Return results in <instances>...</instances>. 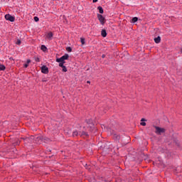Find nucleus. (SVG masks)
Returning <instances> with one entry per match:
<instances>
[{
	"mask_svg": "<svg viewBox=\"0 0 182 182\" xmlns=\"http://www.w3.org/2000/svg\"><path fill=\"white\" fill-rule=\"evenodd\" d=\"M95 129H92L89 127H81L80 130V137H89L90 136V133L93 132Z\"/></svg>",
	"mask_w": 182,
	"mask_h": 182,
	"instance_id": "nucleus-1",
	"label": "nucleus"
},
{
	"mask_svg": "<svg viewBox=\"0 0 182 182\" xmlns=\"http://www.w3.org/2000/svg\"><path fill=\"white\" fill-rule=\"evenodd\" d=\"M37 140L39 141V143H50L52 141V139L48 138V136H38L36 137Z\"/></svg>",
	"mask_w": 182,
	"mask_h": 182,
	"instance_id": "nucleus-2",
	"label": "nucleus"
},
{
	"mask_svg": "<svg viewBox=\"0 0 182 182\" xmlns=\"http://www.w3.org/2000/svg\"><path fill=\"white\" fill-rule=\"evenodd\" d=\"M87 124H88L87 127H90L92 130H94V133L97 130L96 128H95V124H93V120L92 119H88L86 120Z\"/></svg>",
	"mask_w": 182,
	"mask_h": 182,
	"instance_id": "nucleus-3",
	"label": "nucleus"
},
{
	"mask_svg": "<svg viewBox=\"0 0 182 182\" xmlns=\"http://www.w3.org/2000/svg\"><path fill=\"white\" fill-rule=\"evenodd\" d=\"M158 151L159 153H162V154H164L167 155L168 157V156H170V152L166 148L159 147L158 148Z\"/></svg>",
	"mask_w": 182,
	"mask_h": 182,
	"instance_id": "nucleus-4",
	"label": "nucleus"
},
{
	"mask_svg": "<svg viewBox=\"0 0 182 182\" xmlns=\"http://www.w3.org/2000/svg\"><path fill=\"white\" fill-rule=\"evenodd\" d=\"M69 59V54L65 53L61 58H58L56 59V62H65V60H68Z\"/></svg>",
	"mask_w": 182,
	"mask_h": 182,
	"instance_id": "nucleus-5",
	"label": "nucleus"
},
{
	"mask_svg": "<svg viewBox=\"0 0 182 182\" xmlns=\"http://www.w3.org/2000/svg\"><path fill=\"white\" fill-rule=\"evenodd\" d=\"M98 20L100 21L101 25H105V21H106V18L103 16V15L98 14H97Z\"/></svg>",
	"mask_w": 182,
	"mask_h": 182,
	"instance_id": "nucleus-6",
	"label": "nucleus"
},
{
	"mask_svg": "<svg viewBox=\"0 0 182 182\" xmlns=\"http://www.w3.org/2000/svg\"><path fill=\"white\" fill-rule=\"evenodd\" d=\"M5 19L10 22H15V17L12 16L11 14H6Z\"/></svg>",
	"mask_w": 182,
	"mask_h": 182,
	"instance_id": "nucleus-7",
	"label": "nucleus"
},
{
	"mask_svg": "<svg viewBox=\"0 0 182 182\" xmlns=\"http://www.w3.org/2000/svg\"><path fill=\"white\" fill-rule=\"evenodd\" d=\"M113 139H114L115 142L120 143V139H122V137L120 136V134H113Z\"/></svg>",
	"mask_w": 182,
	"mask_h": 182,
	"instance_id": "nucleus-8",
	"label": "nucleus"
},
{
	"mask_svg": "<svg viewBox=\"0 0 182 182\" xmlns=\"http://www.w3.org/2000/svg\"><path fill=\"white\" fill-rule=\"evenodd\" d=\"M41 72L42 73H44L45 75H48L49 73V68L46 65H43L41 67Z\"/></svg>",
	"mask_w": 182,
	"mask_h": 182,
	"instance_id": "nucleus-9",
	"label": "nucleus"
},
{
	"mask_svg": "<svg viewBox=\"0 0 182 182\" xmlns=\"http://www.w3.org/2000/svg\"><path fill=\"white\" fill-rule=\"evenodd\" d=\"M156 134H161V133H164L166 132L164 128H160V127H155Z\"/></svg>",
	"mask_w": 182,
	"mask_h": 182,
	"instance_id": "nucleus-10",
	"label": "nucleus"
},
{
	"mask_svg": "<svg viewBox=\"0 0 182 182\" xmlns=\"http://www.w3.org/2000/svg\"><path fill=\"white\" fill-rule=\"evenodd\" d=\"M77 136H80V131H77V129H75L73 132V137H77Z\"/></svg>",
	"mask_w": 182,
	"mask_h": 182,
	"instance_id": "nucleus-11",
	"label": "nucleus"
},
{
	"mask_svg": "<svg viewBox=\"0 0 182 182\" xmlns=\"http://www.w3.org/2000/svg\"><path fill=\"white\" fill-rule=\"evenodd\" d=\"M155 43H160L161 42V37L160 36H158L156 38H154Z\"/></svg>",
	"mask_w": 182,
	"mask_h": 182,
	"instance_id": "nucleus-12",
	"label": "nucleus"
},
{
	"mask_svg": "<svg viewBox=\"0 0 182 182\" xmlns=\"http://www.w3.org/2000/svg\"><path fill=\"white\" fill-rule=\"evenodd\" d=\"M101 36H102V38H106V36H107V32L106 31V30L102 29L101 31Z\"/></svg>",
	"mask_w": 182,
	"mask_h": 182,
	"instance_id": "nucleus-13",
	"label": "nucleus"
},
{
	"mask_svg": "<svg viewBox=\"0 0 182 182\" xmlns=\"http://www.w3.org/2000/svg\"><path fill=\"white\" fill-rule=\"evenodd\" d=\"M58 63H59L58 66H60V68H63V66H65V63H66L65 61H56Z\"/></svg>",
	"mask_w": 182,
	"mask_h": 182,
	"instance_id": "nucleus-14",
	"label": "nucleus"
},
{
	"mask_svg": "<svg viewBox=\"0 0 182 182\" xmlns=\"http://www.w3.org/2000/svg\"><path fill=\"white\" fill-rule=\"evenodd\" d=\"M139 21V18L137 17H133L131 20V23H136Z\"/></svg>",
	"mask_w": 182,
	"mask_h": 182,
	"instance_id": "nucleus-15",
	"label": "nucleus"
},
{
	"mask_svg": "<svg viewBox=\"0 0 182 182\" xmlns=\"http://www.w3.org/2000/svg\"><path fill=\"white\" fill-rule=\"evenodd\" d=\"M41 49L43 52H46L48 50V47L45 45H42Z\"/></svg>",
	"mask_w": 182,
	"mask_h": 182,
	"instance_id": "nucleus-16",
	"label": "nucleus"
},
{
	"mask_svg": "<svg viewBox=\"0 0 182 182\" xmlns=\"http://www.w3.org/2000/svg\"><path fill=\"white\" fill-rule=\"evenodd\" d=\"M19 144H21V141H19L18 139H16V142L13 143L14 146H19Z\"/></svg>",
	"mask_w": 182,
	"mask_h": 182,
	"instance_id": "nucleus-17",
	"label": "nucleus"
},
{
	"mask_svg": "<svg viewBox=\"0 0 182 182\" xmlns=\"http://www.w3.org/2000/svg\"><path fill=\"white\" fill-rule=\"evenodd\" d=\"M97 9L99 10L100 14H104L105 11L103 10V7L99 6Z\"/></svg>",
	"mask_w": 182,
	"mask_h": 182,
	"instance_id": "nucleus-18",
	"label": "nucleus"
},
{
	"mask_svg": "<svg viewBox=\"0 0 182 182\" xmlns=\"http://www.w3.org/2000/svg\"><path fill=\"white\" fill-rule=\"evenodd\" d=\"M80 42L82 45H85V43H86V40L83 38H80Z\"/></svg>",
	"mask_w": 182,
	"mask_h": 182,
	"instance_id": "nucleus-19",
	"label": "nucleus"
},
{
	"mask_svg": "<svg viewBox=\"0 0 182 182\" xmlns=\"http://www.w3.org/2000/svg\"><path fill=\"white\" fill-rule=\"evenodd\" d=\"M6 69V67H5L2 64H0V70H5Z\"/></svg>",
	"mask_w": 182,
	"mask_h": 182,
	"instance_id": "nucleus-20",
	"label": "nucleus"
},
{
	"mask_svg": "<svg viewBox=\"0 0 182 182\" xmlns=\"http://www.w3.org/2000/svg\"><path fill=\"white\" fill-rule=\"evenodd\" d=\"M48 36L49 39H52L53 38V33H48Z\"/></svg>",
	"mask_w": 182,
	"mask_h": 182,
	"instance_id": "nucleus-21",
	"label": "nucleus"
},
{
	"mask_svg": "<svg viewBox=\"0 0 182 182\" xmlns=\"http://www.w3.org/2000/svg\"><path fill=\"white\" fill-rule=\"evenodd\" d=\"M34 60L37 63L41 62V59L39 58V57H34Z\"/></svg>",
	"mask_w": 182,
	"mask_h": 182,
	"instance_id": "nucleus-22",
	"label": "nucleus"
},
{
	"mask_svg": "<svg viewBox=\"0 0 182 182\" xmlns=\"http://www.w3.org/2000/svg\"><path fill=\"white\" fill-rule=\"evenodd\" d=\"M61 68H63L62 70L63 72H65V73L68 72V68H66V66L64 65L63 67H61Z\"/></svg>",
	"mask_w": 182,
	"mask_h": 182,
	"instance_id": "nucleus-23",
	"label": "nucleus"
},
{
	"mask_svg": "<svg viewBox=\"0 0 182 182\" xmlns=\"http://www.w3.org/2000/svg\"><path fill=\"white\" fill-rule=\"evenodd\" d=\"M16 43V45L21 46V43H22V41L20 39H18Z\"/></svg>",
	"mask_w": 182,
	"mask_h": 182,
	"instance_id": "nucleus-24",
	"label": "nucleus"
},
{
	"mask_svg": "<svg viewBox=\"0 0 182 182\" xmlns=\"http://www.w3.org/2000/svg\"><path fill=\"white\" fill-rule=\"evenodd\" d=\"M34 21H35V22H39V17L35 16L34 17Z\"/></svg>",
	"mask_w": 182,
	"mask_h": 182,
	"instance_id": "nucleus-25",
	"label": "nucleus"
},
{
	"mask_svg": "<svg viewBox=\"0 0 182 182\" xmlns=\"http://www.w3.org/2000/svg\"><path fill=\"white\" fill-rule=\"evenodd\" d=\"M66 50H68V52H72V48L71 47H67Z\"/></svg>",
	"mask_w": 182,
	"mask_h": 182,
	"instance_id": "nucleus-26",
	"label": "nucleus"
},
{
	"mask_svg": "<svg viewBox=\"0 0 182 182\" xmlns=\"http://www.w3.org/2000/svg\"><path fill=\"white\" fill-rule=\"evenodd\" d=\"M28 66H29V65L27 64V63H26V64L23 65V68H28Z\"/></svg>",
	"mask_w": 182,
	"mask_h": 182,
	"instance_id": "nucleus-27",
	"label": "nucleus"
},
{
	"mask_svg": "<svg viewBox=\"0 0 182 182\" xmlns=\"http://www.w3.org/2000/svg\"><path fill=\"white\" fill-rule=\"evenodd\" d=\"M27 65H29V63H31V60L28 59L26 61Z\"/></svg>",
	"mask_w": 182,
	"mask_h": 182,
	"instance_id": "nucleus-28",
	"label": "nucleus"
},
{
	"mask_svg": "<svg viewBox=\"0 0 182 182\" xmlns=\"http://www.w3.org/2000/svg\"><path fill=\"white\" fill-rule=\"evenodd\" d=\"M141 126H146V122H141Z\"/></svg>",
	"mask_w": 182,
	"mask_h": 182,
	"instance_id": "nucleus-29",
	"label": "nucleus"
},
{
	"mask_svg": "<svg viewBox=\"0 0 182 182\" xmlns=\"http://www.w3.org/2000/svg\"><path fill=\"white\" fill-rule=\"evenodd\" d=\"M102 58L103 59H105V58H106V55L102 54Z\"/></svg>",
	"mask_w": 182,
	"mask_h": 182,
	"instance_id": "nucleus-30",
	"label": "nucleus"
},
{
	"mask_svg": "<svg viewBox=\"0 0 182 182\" xmlns=\"http://www.w3.org/2000/svg\"><path fill=\"white\" fill-rule=\"evenodd\" d=\"M97 1H99V0H92V2H93L94 4H96V2H97Z\"/></svg>",
	"mask_w": 182,
	"mask_h": 182,
	"instance_id": "nucleus-31",
	"label": "nucleus"
},
{
	"mask_svg": "<svg viewBox=\"0 0 182 182\" xmlns=\"http://www.w3.org/2000/svg\"><path fill=\"white\" fill-rule=\"evenodd\" d=\"M141 122H146V119H145L144 118H142V119H141Z\"/></svg>",
	"mask_w": 182,
	"mask_h": 182,
	"instance_id": "nucleus-32",
	"label": "nucleus"
},
{
	"mask_svg": "<svg viewBox=\"0 0 182 182\" xmlns=\"http://www.w3.org/2000/svg\"><path fill=\"white\" fill-rule=\"evenodd\" d=\"M87 83H90V81H87Z\"/></svg>",
	"mask_w": 182,
	"mask_h": 182,
	"instance_id": "nucleus-33",
	"label": "nucleus"
}]
</instances>
